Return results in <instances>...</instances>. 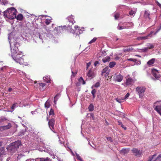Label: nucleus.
<instances>
[{
	"label": "nucleus",
	"instance_id": "nucleus-43",
	"mask_svg": "<svg viewBox=\"0 0 161 161\" xmlns=\"http://www.w3.org/2000/svg\"><path fill=\"white\" fill-rule=\"evenodd\" d=\"M49 114L50 115H54V111L53 109H52V108L51 109L50 111L49 112Z\"/></svg>",
	"mask_w": 161,
	"mask_h": 161
},
{
	"label": "nucleus",
	"instance_id": "nucleus-58",
	"mask_svg": "<svg viewBox=\"0 0 161 161\" xmlns=\"http://www.w3.org/2000/svg\"><path fill=\"white\" fill-rule=\"evenodd\" d=\"M10 33H8V42H9V43L10 44Z\"/></svg>",
	"mask_w": 161,
	"mask_h": 161
},
{
	"label": "nucleus",
	"instance_id": "nucleus-33",
	"mask_svg": "<svg viewBox=\"0 0 161 161\" xmlns=\"http://www.w3.org/2000/svg\"><path fill=\"white\" fill-rule=\"evenodd\" d=\"M0 3L2 4L5 5L8 3V2L6 0H0Z\"/></svg>",
	"mask_w": 161,
	"mask_h": 161
},
{
	"label": "nucleus",
	"instance_id": "nucleus-6",
	"mask_svg": "<svg viewBox=\"0 0 161 161\" xmlns=\"http://www.w3.org/2000/svg\"><path fill=\"white\" fill-rule=\"evenodd\" d=\"M134 82L133 79L130 76H128L126 77L125 82V83L126 86H129L131 85Z\"/></svg>",
	"mask_w": 161,
	"mask_h": 161
},
{
	"label": "nucleus",
	"instance_id": "nucleus-23",
	"mask_svg": "<svg viewBox=\"0 0 161 161\" xmlns=\"http://www.w3.org/2000/svg\"><path fill=\"white\" fill-rule=\"evenodd\" d=\"M18 105L17 103H15L13 104L11 107V109L12 111L11 110V112H12L16 108L18 107Z\"/></svg>",
	"mask_w": 161,
	"mask_h": 161
},
{
	"label": "nucleus",
	"instance_id": "nucleus-47",
	"mask_svg": "<svg viewBox=\"0 0 161 161\" xmlns=\"http://www.w3.org/2000/svg\"><path fill=\"white\" fill-rule=\"evenodd\" d=\"M115 100L119 103H121L122 102V99L118 98H115Z\"/></svg>",
	"mask_w": 161,
	"mask_h": 161
},
{
	"label": "nucleus",
	"instance_id": "nucleus-40",
	"mask_svg": "<svg viewBox=\"0 0 161 161\" xmlns=\"http://www.w3.org/2000/svg\"><path fill=\"white\" fill-rule=\"evenodd\" d=\"M45 107L46 108H48L50 107V104L49 102L47 101L45 103Z\"/></svg>",
	"mask_w": 161,
	"mask_h": 161
},
{
	"label": "nucleus",
	"instance_id": "nucleus-19",
	"mask_svg": "<svg viewBox=\"0 0 161 161\" xmlns=\"http://www.w3.org/2000/svg\"><path fill=\"white\" fill-rule=\"evenodd\" d=\"M154 109L161 115V106H156Z\"/></svg>",
	"mask_w": 161,
	"mask_h": 161
},
{
	"label": "nucleus",
	"instance_id": "nucleus-64",
	"mask_svg": "<svg viewBox=\"0 0 161 161\" xmlns=\"http://www.w3.org/2000/svg\"><path fill=\"white\" fill-rule=\"evenodd\" d=\"M2 145V142H0V147Z\"/></svg>",
	"mask_w": 161,
	"mask_h": 161
},
{
	"label": "nucleus",
	"instance_id": "nucleus-18",
	"mask_svg": "<svg viewBox=\"0 0 161 161\" xmlns=\"http://www.w3.org/2000/svg\"><path fill=\"white\" fill-rule=\"evenodd\" d=\"M40 159V161H52V160L48 157H47L46 158H37L35 159V161H36V159Z\"/></svg>",
	"mask_w": 161,
	"mask_h": 161
},
{
	"label": "nucleus",
	"instance_id": "nucleus-31",
	"mask_svg": "<svg viewBox=\"0 0 161 161\" xmlns=\"http://www.w3.org/2000/svg\"><path fill=\"white\" fill-rule=\"evenodd\" d=\"M97 90L95 89H93L91 92V93L92 94V95L93 96V97L94 98L95 97V94Z\"/></svg>",
	"mask_w": 161,
	"mask_h": 161
},
{
	"label": "nucleus",
	"instance_id": "nucleus-54",
	"mask_svg": "<svg viewBox=\"0 0 161 161\" xmlns=\"http://www.w3.org/2000/svg\"><path fill=\"white\" fill-rule=\"evenodd\" d=\"M98 64L99 62L98 61H96L94 63L95 66H96Z\"/></svg>",
	"mask_w": 161,
	"mask_h": 161
},
{
	"label": "nucleus",
	"instance_id": "nucleus-45",
	"mask_svg": "<svg viewBox=\"0 0 161 161\" xmlns=\"http://www.w3.org/2000/svg\"><path fill=\"white\" fill-rule=\"evenodd\" d=\"M130 94L129 93H127L125 95L124 98L122 99V100H125L129 96Z\"/></svg>",
	"mask_w": 161,
	"mask_h": 161
},
{
	"label": "nucleus",
	"instance_id": "nucleus-1",
	"mask_svg": "<svg viewBox=\"0 0 161 161\" xmlns=\"http://www.w3.org/2000/svg\"><path fill=\"white\" fill-rule=\"evenodd\" d=\"M20 55L16 52L15 53L12 55V57L16 62L19 63L20 64L25 65V63L24 62V59L20 56Z\"/></svg>",
	"mask_w": 161,
	"mask_h": 161
},
{
	"label": "nucleus",
	"instance_id": "nucleus-2",
	"mask_svg": "<svg viewBox=\"0 0 161 161\" xmlns=\"http://www.w3.org/2000/svg\"><path fill=\"white\" fill-rule=\"evenodd\" d=\"M12 12H13V16L12 18L11 17V19H13L15 18L19 21H22L23 20L24 16L22 14H19L17 16H16L17 10L15 8L11 7V13Z\"/></svg>",
	"mask_w": 161,
	"mask_h": 161
},
{
	"label": "nucleus",
	"instance_id": "nucleus-57",
	"mask_svg": "<svg viewBox=\"0 0 161 161\" xmlns=\"http://www.w3.org/2000/svg\"><path fill=\"white\" fill-rule=\"evenodd\" d=\"M26 161H34V160L33 159H27Z\"/></svg>",
	"mask_w": 161,
	"mask_h": 161
},
{
	"label": "nucleus",
	"instance_id": "nucleus-14",
	"mask_svg": "<svg viewBox=\"0 0 161 161\" xmlns=\"http://www.w3.org/2000/svg\"><path fill=\"white\" fill-rule=\"evenodd\" d=\"M150 12L148 10H146L144 12V17L146 19H150Z\"/></svg>",
	"mask_w": 161,
	"mask_h": 161
},
{
	"label": "nucleus",
	"instance_id": "nucleus-44",
	"mask_svg": "<svg viewBox=\"0 0 161 161\" xmlns=\"http://www.w3.org/2000/svg\"><path fill=\"white\" fill-rule=\"evenodd\" d=\"M127 60L128 61H133L135 63H136L137 61V60L136 59H134L133 58H129L127 59Z\"/></svg>",
	"mask_w": 161,
	"mask_h": 161
},
{
	"label": "nucleus",
	"instance_id": "nucleus-48",
	"mask_svg": "<svg viewBox=\"0 0 161 161\" xmlns=\"http://www.w3.org/2000/svg\"><path fill=\"white\" fill-rule=\"evenodd\" d=\"M46 85V84L44 83H41L39 84V86L43 87H44Z\"/></svg>",
	"mask_w": 161,
	"mask_h": 161
},
{
	"label": "nucleus",
	"instance_id": "nucleus-9",
	"mask_svg": "<svg viewBox=\"0 0 161 161\" xmlns=\"http://www.w3.org/2000/svg\"><path fill=\"white\" fill-rule=\"evenodd\" d=\"M110 72V70L109 69V68L108 66L106 67L102 71L101 75L102 76H108L109 72Z\"/></svg>",
	"mask_w": 161,
	"mask_h": 161
},
{
	"label": "nucleus",
	"instance_id": "nucleus-63",
	"mask_svg": "<svg viewBox=\"0 0 161 161\" xmlns=\"http://www.w3.org/2000/svg\"><path fill=\"white\" fill-rule=\"evenodd\" d=\"M124 129V130H126V127H124L123 128Z\"/></svg>",
	"mask_w": 161,
	"mask_h": 161
},
{
	"label": "nucleus",
	"instance_id": "nucleus-61",
	"mask_svg": "<svg viewBox=\"0 0 161 161\" xmlns=\"http://www.w3.org/2000/svg\"><path fill=\"white\" fill-rule=\"evenodd\" d=\"M135 56H137L139 57H141V56H140L139 55H136Z\"/></svg>",
	"mask_w": 161,
	"mask_h": 161
},
{
	"label": "nucleus",
	"instance_id": "nucleus-42",
	"mask_svg": "<svg viewBox=\"0 0 161 161\" xmlns=\"http://www.w3.org/2000/svg\"><path fill=\"white\" fill-rule=\"evenodd\" d=\"M100 86V84L99 82H97L94 85H93L92 86V87H99Z\"/></svg>",
	"mask_w": 161,
	"mask_h": 161
},
{
	"label": "nucleus",
	"instance_id": "nucleus-56",
	"mask_svg": "<svg viewBox=\"0 0 161 161\" xmlns=\"http://www.w3.org/2000/svg\"><path fill=\"white\" fill-rule=\"evenodd\" d=\"M161 29V25L160 27L159 28V29H158L156 32H155V34H156V33H158L159 31Z\"/></svg>",
	"mask_w": 161,
	"mask_h": 161
},
{
	"label": "nucleus",
	"instance_id": "nucleus-34",
	"mask_svg": "<svg viewBox=\"0 0 161 161\" xmlns=\"http://www.w3.org/2000/svg\"><path fill=\"white\" fill-rule=\"evenodd\" d=\"M129 151V150L126 149H123L121 150V152L124 154H125L128 153Z\"/></svg>",
	"mask_w": 161,
	"mask_h": 161
},
{
	"label": "nucleus",
	"instance_id": "nucleus-20",
	"mask_svg": "<svg viewBox=\"0 0 161 161\" xmlns=\"http://www.w3.org/2000/svg\"><path fill=\"white\" fill-rule=\"evenodd\" d=\"M155 59L154 58H152L150 60L147 62V64L149 66H151L155 62Z\"/></svg>",
	"mask_w": 161,
	"mask_h": 161
},
{
	"label": "nucleus",
	"instance_id": "nucleus-50",
	"mask_svg": "<svg viewBox=\"0 0 161 161\" xmlns=\"http://www.w3.org/2000/svg\"><path fill=\"white\" fill-rule=\"evenodd\" d=\"M75 30H80V27H79L77 25H75Z\"/></svg>",
	"mask_w": 161,
	"mask_h": 161
},
{
	"label": "nucleus",
	"instance_id": "nucleus-38",
	"mask_svg": "<svg viewBox=\"0 0 161 161\" xmlns=\"http://www.w3.org/2000/svg\"><path fill=\"white\" fill-rule=\"evenodd\" d=\"M97 39L96 37H94L92 40L89 43V44H91L94 42Z\"/></svg>",
	"mask_w": 161,
	"mask_h": 161
},
{
	"label": "nucleus",
	"instance_id": "nucleus-62",
	"mask_svg": "<svg viewBox=\"0 0 161 161\" xmlns=\"http://www.w3.org/2000/svg\"><path fill=\"white\" fill-rule=\"evenodd\" d=\"M121 127H122L123 128L124 127V125H123V124H122L121 125Z\"/></svg>",
	"mask_w": 161,
	"mask_h": 161
},
{
	"label": "nucleus",
	"instance_id": "nucleus-24",
	"mask_svg": "<svg viewBox=\"0 0 161 161\" xmlns=\"http://www.w3.org/2000/svg\"><path fill=\"white\" fill-rule=\"evenodd\" d=\"M60 95L59 93H58L55 96L54 98V101L55 104H56V102L58 99V97L60 96Z\"/></svg>",
	"mask_w": 161,
	"mask_h": 161
},
{
	"label": "nucleus",
	"instance_id": "nucleus-17",
	"mask_svg": "<svg viewBox=\"0 0 161 161\" xmlns=\"http://www.w3.org/2000/svg\"><path fill=\"white\" fill-rule=\"evenodd\" d=\"M87 75L88 77H93L95 76V74L92 70L90 69L87 73Z\"/></svg>",
	"mask_w": 161,
	"mask_h": 161
},
{
	"label": "nucleus",
	"instance_id": "nucleus-12",
	"mask_svg": "<svg viewBox=\"0 0 161 161\" xmlns=\"http://www.w3.org/2000/svg\"><path fill=\"white\" fill-rule=\"evenodd\" d=\"M153 74V76L156 78L158 79L160 77V75L158 74V70L156 69H153L152 70Z\"/></svg>",
	"mask_w": 161,
	"mask_h": 161
},
{
	"label": "nucleus",
	"instance_id": "nucleus-52",
	"mask_svg": "<svg viewBox=\"0 0 161 161\" xmlns=\"http://www.w3.org/2000/svg\"><path fill=\"white\" fill-rule=\"evenodd\" d=\"M156 3L157 4V5L159 6L160 7H161V4H160L157 1H155Z\"/></svg>",
	"mask_w": 161,
	"mask_h": 161
},
{
	"label": "nucleus",
	"instance_id": "nucleus-5",
	"mask_svg": "<svg viewBox=\"0 0 161 161\" xmlns=\"http://www.w3.org/2000/svg\"><path fill=\"white\" fill-rule=\"evenodd\" d=\"M146 89V88L145 86H137L136 88V90L137 92L140 97H143Z\"/></svg>",
	"mask_w": 161,
	"mask_h": 161
},
{
	"label": "nucleus",
	"instance_id": "nucleus-10",
	"mask_svg": "<svg viewBox=\"0 0 161 161\" xmlns=\"http://www.w3.org/2000/svg\"><path fill=\"white\" fill-rule=\"evenodd\" d=\"M17 125L13 122H11V133H14L17 130Z\"/></svg>",
	"mask_w": 161,
	"mask_h": 161
},
{
	"label": "nucleus",
	"instance_id": "nucleus-7",
	"mask_svg": "<svg viewBox=\"0 0 161 161\" xmlns=\"http://www.w3.org/2000/svg\"><path fill=\"white\" fill-rule=\"evenodd\" d=\"M10 10V8H8L7 10H5L3 13L4 16L6 18V20L9 21L10 19V15L9 10Z\"/></svg>",
	"mask_w": 161,
	"mask_h": 161
},
{
	"label": "nucleus",
	"instance_id": "nucleus-25",
	"mask_svg": "<svg viewBox=\"0 0 161 161\" xmlns=\"http://www.w3.org/2000/svg\"><path fill=\"white\" fill-rule=\"evenodd\" d=\"M50 18L49 19H46L45 20V23L47 25H49L52 22L51 20L52 19L50 17Z\"/></svg>",
	"mask_w": 161,
	"mask_h": 161
},
{
	"label": "nucleus",
	"instance_id": "nucleus-28",
	"mask_svg": "<svg viewBox=\"0 0 161 161\" xmlns=\"http://www.w3.org/2000/svg\"><path fill=\"white\" fill-rule=\"evenodd\" d=\"M4 153L3 149L2 148L0 149V160L1 159Z\"/></svg>",
	"mask_w": 161,
	"mask_h": 161
},
{
	"label": "nucleus",
	"instance_id": "nucleus-37",
	"mask_svg": "<svg viewBox=\"0 0 161 161\" xmlns=\"http://www.w3.org/2000/svg\"><path fill=\"white\" fill-rule=\"evenodd\" d=\"M77 159L80 161H83L81 157L78 154H76Z\"/></svg>",
	"mask_w": 161,
	"mask_h": 161
},
{
	"label": "nucleus",
	"instance_id": "nucleus-39",
	"mask_svg": "<svg viewBox=\"0 0 161 161\" xmlns=\"http://www.w3.org/2000/svg\"><path fill=\"white\" fill-rule=\"evenodd\" d=\"M148 46L149 49H151L154 47V46L153 44L150 43L148 44Z\"/></svg>",
	"mask_w": 161,
	"mask_h": 161
},
{
	"label": "nucleus",
	"instance_id": "nucleus-41",
	"mask_svg": "<svg viewBox=\"0 0 161 161\" xmlns=\"http://www.w3.org/2000/svg\"><path fill=\"white\" fill-rule=\"evenodd\" d=\"M114 16L115 18V19H117L119 17V14L118 13H116V14H115Z\"/></svg>",
	"mask_w": 161,
	"mask_h": 161
},
{
	"label": "nucleus",
	"instance_id": "nucleus-22",
	"mask_svg": "<svg viewBox=\"0 0 161 161\" xmlns=\"http://www.w3.org/2000/svg\"><path fill=\"white\" fill-rule=\"evenodd\" d=\"M110 58L109 56H107L104 58L102 60V61L104 63H105L107 62H108L110 61Z\"/></svg>",
	"mask_w": 161,
	"mask_h": 161
},
{
	"label": "nucleus",
	"instance_id": "nucleus-29",
	"mask_svg": "<svg viewBox=\"0 0 161 161\" xmlns=\"http://www.w3.org/2000/svg\"><path fill=\"white\" fill-rule=\"evenodd\" d=\"M161 160V153L159 154L158 156L153 161H160Z\"/></svg>",
	"mask_w": 161,
	"mask_h": 161
},
{
	"label": "nucleus",
	"instance_id": "nucleus-16",
	"mask_svg": "<svg viewBox=\"0 0 161 161\" xmlns=\"http://www.w3.org/2000/svg\"><path fill=\"white\" fill-rule=\"evenodd\" d=\"M55 30L58 33H59L63 31V28L62 26H58L55 28Z\"/></svg>",
	"mask_w": 161,
	"mask_h": 161
},
{
	"label": "nucleus",
	"instance_id": "nucleus-15",
	"mask_svg": "<svg viewBox=\"0 0 161 161\" xmlns=\"http://www.w3.org/2000/svg\"><path fill=\"white\" fill-rule=\"evenodd\" d=\"M133 50V48L132 47L129 46L125 47L123 49V51L124 52H129Z\"/></svg>",
	"mask_w": 161,
	"mask_h": 161
},
{
	"label": "nucleus",
	"instance_id": "nucleus-21",
	"mask_svg": "<svg viewBox=\"0 0 161 161\" xmlns=\"http://www.w3.org/2000/svg\"><path fill=\"white\" fill-rule=\"evenodd\" d=\"M9 124V123L8 124ZM10 126H9V125H8L4 126L1 127H0V131H2L3 130H6L10 128Z\"/></svg>",
	"mask_w": 161,
	"mask_h": 161
},
{
	"label": "nucleus",
	"instance_id": "nucleus-13",
	"mask_svg": "<svg viewBox=\"0 0 161 161\" xmlns=\"http://www.w3.org/2000/svg\"><path fill=\"white\" fill-rule=\"evenodd\" d=\"M74 16L73 15H71L70 16L67 18V19L69 22L70 23H71V26H72V25L75 22V21L74 19Z\"/></svg>",
	"mask_w": 161,
	"mask_h": 161
},
{
	"label": "nucleus",
	"instance_id": "nucleus-36",
	"mask_svg": "<svg viewBox=\"0 0 161 161\" xmlns=\"http://www.w3.org/2000/svg\"><path fill=\"white\" fill-rule=\"evenodd\" d=\"M150 36V34L148 35L144 36H142L139 37V39L141 40H145L148 39V37Z\"/></svg>",
	"mask_w": 161,
	"mask_h": 161
},
{
	"label": "nucleus",
	"instance_id": "nucleus-53",
	"mask_svg": "<svg viewBox=\"0 0 161 161\" xmlns=\"http://www.w3.org/2000/svg\"><path fill=\"white\" fill-rule=\"evenodd\" d=\"M148 49V47H147L143 49L142 50L143 51L146 52L147 51Z\"/></svg>",
	"mask_w": 161,
	"mask_h": 161
},
{
	"label": "nucleus",
	"instance_id": "nucleus-59",
	"mask_svg": "<svg viewBox=\"0 0 161 161\" xmlns=\"http://www.w3.org/2000/svg\"><path fill=\"white\" fill-rule=\"evenodd\" d=\"M71 23L69 25V29H71L72 26H71Z\"/></svg>",
	"mask_w": 161,
	"mask_h": 161
},
{
	"label": "nucleus",
	"instance_id": "nucleus-49",
	"mask_svg": "<svg viewBox=\"0 0 161 161\" xmlns=\"http://www.w3.org/2000/svg\"><path fill=\"white\" fill-rule=\"evenodd\" d=\"M107 140L108 141H110L111 142H112L113 141V140H112V138L110 137H107L106 138Z\"/></svg>",
	"mask_w": 161,
	"mask_h": 161
},
{
	"label": "nucleus",
	"instance_id": "nucleus-51",
	"mask_svg": "<svg viewBox=\"0 0 161 161\" xmlns=\"http://www.w3.org/2000/svg\"><path fill=\"white\" fill-rule=\"evenodd\" d=\"M91 64V62H89L86 64V69H87Z\"/></svg>",
	"mask_w": 161,
	"mask_h": 161
},
{
	"label": "nucleus",
	"instance_id": "nucleus-4",
	"mask_svg": "<svg viewBox=\"0 0 161 161\" xmlns=\"http://www.w3.org/2000/svg\"><path fill=\"white\" fill-rule=\"evenodd\" d=\"M108 78L110 79H112L114 81L120 82L123 80V76L120 74L117 75L116 74H114V75H112L110 78V76H108Z\"/></svg>",
	"mask_w": 161,
	"mask_h": 161
},
{
	"label": "nucleus",
	"instance_id": "nucleus-11",
	"mask_svg": "<svg viewBox=\"0 0 161 161\" xmlns=\"http://www.w3.org/2000/svg\"><path fill=\"white\" fill-rule=\"evenodd\" d=\"M54 124L55 120L54 119H51L49 121L48 125L51 130H53L52 129H54Z\"/></svg>",
	"mask_w": 161,
	"mask_h": 161
},
{
	"label": "nucleus",
	"instance_id": "nucleus-26",
	"mask_svg": "<svg viewBox=\"0 0 161 161\" xmlns=\"http://www.w3.org/2000/svg\"><path fill=\"white\" fill-rule=\"evenodd\" d=\"M156 156V154H154L152 156H150L148 158L147 161H153V158Z\"/></svg>",
	"mask_w": 161,
	"mask_h": 161
},
{
	"label": "nucleus",
	"instance_id": "nucleus-30",
	"mask_svg": "<svg viewBox=\"0 0 161 161\" xmlns=\"http://www.w3.org/2000/svg\"><path fill=\"white\" fill-rule=\"evenodd\" d=\"M79 82L82 84L83 85H84L86 84L85 81L83 80L82 77H80L79 79Z\"/></svg>",
	"mask_w": 161,
	"mask_h": 161
},
{
	"label": "nucleus",
	"instance_id": "nucleus-8",
	"mask_svg": "<svg viewBox=\"0 0 161 161\" xmlns=\"http://www.w3.org/2000/svg\"><path fill=\"white\" fill-rule=\"evenodd\" d=\"M131 151L135 156H136L138 157H139L142 153V151H140L136 148L132 149H131Z\"/></svg>",
	"mask_w": 161,
	"mask_h": 161
},
{
	"label": "nucleus",
	"instance_id": "nucleus-46",
	"mask_svg": "<svg viewBox=\"0 0 161 161\" xmlns=\"http://www.w3.org/2000/svg\"><path fill=\"white\" fill-rule=\"evenodd\" d=\"M129 14L130 15H133L135 14V12L132 10H131L129 12Z\"/></svg>",
	"mask_w": 161,
	"mask_h": 161
},
{
	"label": "nucleus",
	"instance_id": "nucleus-27",
	"mask_svg": "<svg viewBox=\"0 0 161 161\" xmlns=\"http://www.w3.org/2000/svg\"><path fill=\"white\" fill-rule=\"evenodd\" d=\"M94 106L92 104H91L89 106L88 108L89 111L91 112L93 110Z\"/></svg>",
	"mask_w": 161,
	"mask_h": 161
},
{
	"label": "nucleus",
	"instance_id": "nucleus-32",
	"mask_svg": "<svg viewBox=\"0 0 161 161\" xmlns=\"http://www.w3.org/2000/svg\"><path fill=\"white\" fill-rule=\"evenodd\" d=\"M116 63L115 62H111L109 64V67L110 68H112L115 65Z\"/></svg>",
	"mask_w": 161,
	"mask_h": 161
},
{
	"label": "nucleus",
	"instance_id": "nucleus-35",
	"mask_svg": "<svg viewBox=\"0 0 161 161\" xmlns=\"http://www.w3.org/2000/svg\"><path fill=\"white\" fill-rule=\"evenodd\" d=\"M14 50H15V51H16L17 50H18V45H19L18 43H17V42H15L14 44Z\"/></svg>",
	"mask_w": 161,
	"mask_h": 161
},
{
	"label": "nucleus",
	"instance_id": "nucleus-3",
	"mask_svg": "<svg viewBox=\"0 0 161 161\" xmlns=\"http://www.w3.org/2000/svg\"><path fill=\"white\" fill-rule=\"evenodd\" d=\"M21 145L20 141L19 140L11 144V153L16 152Z\"/></svg>",
	"mask_w": 161,
	"mask_h": 161
},
{
	"label": "nucleus",
	"instance_id": "nucleus-55",
	"mask_svg": "<svg viewBox=\"0 0 161 161\" xmlns=\"http://www.w3.org/2000/svg\"><path fill=\"white\" fill-rule=\"evenodd\" d=\"M124 28L122 26H120L118 27V29L119 30H121L123 29Z\"/></svg>",
	"mask_w": 161,
	"mask_h": 161
},
{
	"label": "nucleus",
	"instance_id": "nucleus-60",
	"mask_svg": "<svg viewBox=\"0 0 161 161\" xmlns=\"http://www.w3.org/2000/svg\"><path fill=\"white\" fill-rule=\"evenodd\" d=\"M118 124L119 125H121L122 124V123L121 122H120V121H118Z\"/></svg>",
	"mask_w": 161,
	"mask_h": 161
}]
</instances>
